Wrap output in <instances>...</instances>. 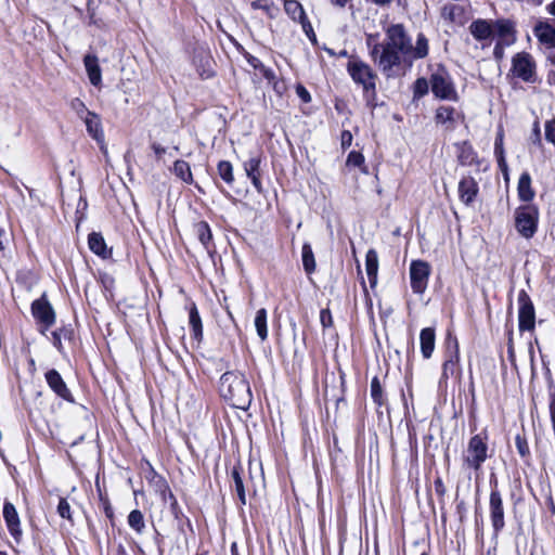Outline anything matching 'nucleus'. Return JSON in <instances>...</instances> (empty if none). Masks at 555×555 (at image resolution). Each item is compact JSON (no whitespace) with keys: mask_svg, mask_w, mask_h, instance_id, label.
<instances>
[{"mask_svg":"<svg viewBox=\"0 0 555 555\" xmlns=\"http://www.w3.org/2000/svg\"><path fill=\"white\" fill-rule=\"evenodd\" d=\"M221 396L236 409H247L251 402V391L245 376L236 372H225L220 377Z\"/></svg>","mask_w":555,"mask_h":555,"instance_id":"f257e3e1","label":"nucleus"},{"mask_svg":"<svg viewBox=\"0 0 555 555\" xmlns=\"http://www.w3.org/2000/svg\"><path fill=\"white\" fill-rule=\"evenodd\" d=\"M347 73L352 81L362 87L363 98L367 105L374 106L376 100L378 76L373 67L359 56L351 55L346 65Z\"/></svg>","mask_w":555,"mask_h":555,"instance_id":"f03ea898","label":"nucleus"},{"mask_svg":"<svg viewBox=\"0 0 555 555\" xmlns=\"http://www.w3.org/2000/svg\"><path fill=\"white\" fill-rule=\"evenodd\" d=\"M370 56L388 79L399 77L404 73L403 63L409 57L403 56V52L396 51V49L383 43H374Z\"/></svg>","mask_w":555,"mask_h":555,"instance_id":"7ed1b4c3","label":"nucleus"},{"mask_svg":"<svg viewBox=\"0 0 555 555\" xmlns=\"http://www.w3.org/2000/svg\"><path fill=\"white\" fill-rule=\"evenodd\" d=\"M430 88L434 95L440 100H459L452 77L446 67L441 65H439L430 75Z\"/></svg>","mask_w":555,"mask_h":555,"instance_id":"20e7f679","label":"nucleus"},{"mask_svg":"<svg viewBox=\"0 0 555 555\" xmlns=\"http://www.w3.org/2000/svg\"><path fill=\"white\" fill-rule=\"evenodd\" d=\"M460 371V348L456 336L450 332L444 339V361L439 384L446 383L449 377Z\"/></svg>","mask_w":555,"mask_h":555,"instance_id":"39448f33","label":"nucleus"},{"mask_svg":"<svg viewBox=\"0 0 555 555\" xmlns=\"http://www.w3.org/2000/svg\"><path fill=\"white\" fill-rule=\"evenodd\" d=\"M539 210L534 205H524L515 211V227L525 238H531L538 229Z\"/></svg>","mask_w":555,"mask_h":555,"instance_id":"423d86ee","label":"nucleus"},{"mask_svg":"<svg viewBox=\"0 0 555 555\" xmlns=\"http://www.w3.org/2000/svg\"><path fill=\"white\" fill-rule=\"evenodd\" d=\"M488 457V446L486 439L480 435L470 438L464 454L465 464L475 470H479Z\"/></svg>","mask_w":555,"mask_h":555,"instance_id":"0eeeda50","label":"nucleus"},{"mask_svg":"<svg viewBox=\"0 0 555 555\" xmlns=\"http://www.w3.org/2000/svg\"><path fill=\"white\" fill-rule=\"evenodd\" d=\"M518 328L520 332H533L535 327V310L533 302L525 289L518 293Z\"/></svg>","mask_w":555,"mask_h":555,"instance_id":"6e6552de","label":"nucleus"},{"mask_svg":"<svg viewBox=\"0 0 555 555\" xmlns=\"http://www.w3.org/2000/svg\"><path fill=\"white\" fill-rule=\"evenodd\" d=\"M489 512H490V520H491L494 535L498 537L499 533L505 527V520H504L503 500H502V495H501L500 491L498 490L496 480H494V486L491 488V492H490Z\"/></svg>","mask_w":555,"mask_h":555,"instance_id":"1a4fd4ad","label":"nucleus"},{"mask_svg":"<svg viewBox=\"0 0 555 555\" xmlns=\"http://www.w3.org/2000/svg\"><path fill=\"white\" fill-rule=\"evenodd\" d=\"M385 46L403 52V56H409L411 50V38L406 34L402 24H393L386 29V39L382 42Z\"/></svg>","mask_w":555,"mask_h":555,"instance_id":"9d476101","label":"nucleus"},{"mask_svg":"<svg viewBox=\"0 0 555 555\" xmlns=\"http://www.w3.org/2000/svg\"><path fill=\"white\" fill-rule=\"evenodd\" d=\"M430 267L426 261L413 260L410 264L411 288L415 294H423L428 285Z\"/></svg>","mask_w":555,"mask_h":555,"instance_id":"9b49d317","label":"nucleus"},{"mask_svg":"<svg viewBox=\"0 0 555 555\" xmlns=\"http://www.w3.org/2000/svg\"><path fill=\"white\" fill-rule=\"evenodd\" d=\"M31 313L41 324L40 332L44 334L54 323L55 313L50 302L43 298L37 299L31 304Z\"/></svg>","mask_w":555,"mask_h":555,"instance_id":"f8f14e48","label":"nucleus"},{"mask_svg":"<svg viewBox=\"0 0 555 555\" xmlns=\"http://www.w3.org/2000/svg\"><path fill=\"white\" fill-rule=\"evenodd\" d=\"M534 62L529 53H517L513 57L512 72L524 81L530 82L534 76Z\"/></svg>","mask_w":555,"mask_h":555,"instance_id":"ddd939ff","label":"nucleus"},{"mask_svg":"<svg viewBox=\"0 0 555 555\" xmlns=\"http://www.w3.org/2000/svg\"><path fill=\"white\" fill-rule=\"evenodd\" d=\"M2 513L9 533L17 544L21 543L23 538V530L15 506L11 502L5 501L3 504Z\"/></svg>","mask_w":555,"mask_h":555,"instance_id":"4468645a","label":"nucleus"},{"mask_svg":"<svg viewBox=\"0 0 555 555\" xmlns=\"http://www.w3.org/2000/svg\"><path fill=\"white\" fill-rule=\"evenodd\" d=\"M44 378L48 386L56 396H59L60 398L67 402H74V397L70 390L66 386L61 374L55 369L47 371V373L44 374Z\"/></svg>","mask_w":555,"mask_h":555,"instance_id":"2eb2a0df","label":"nucleus"},{"mask_svg":"<svg viewBox=\"0 0 555 555\" xmlns=\"http://www.w3.org/2000/svg\"><path fill=\"white\" fill-rule=\"evenodd\" d=\"M461 119H463L462 113L452 106L441 105L436 109V122L444 126L447 130L455 129Z\"/></svg>","mask_w":555,"mask_h":555,"instance_id":"dca6fc26","label":"nucleus"},{"mask_svg":"<svg viewBox=\"0 0 555 555\" xmlns=\"http://www.w3.org/2000/svg\"><path fill=\"white\" fill-rule=\"evenodd\" d=\"M479 192L477 181L473 177H464L459 182V196L463 204L470 205Z\"/></svg>","mask_w":555,"mask_h":555,"instance_id":"f3484780","label":"nucleus"},{"mask_svg":"<svg viewBox=\"0 0 555 555\" xmlns=\"http://www.w3.org/2000/svg\"><path fill=\"white\" fill-rule=\"evenodd\" d=\"M538 40L547 48H555V26L547 21H538L533 28Z\"/></svg>","mask_w":555,"mask_h":555,"instance_id":"a211bd4d","label":"nucleus"},{"mask_svg":"<svg viewBox=\"0 0 555 555\" xmlns=\"http://www.w3.org/2000/svg\"><path fill=\"white\" fill-rule=\"evenodd\" d=\"M85 68L90 83L98 87L102 82V70L99 65V59L95 54H87L83 57Z\"/></svg>","mask_w":555,"mask_h":555,"instance_id":"6ab92c4d","label":"nucleus"},{"mask_svg":"<svg viewBox=\"0 0 555 555\" xmlns=\"http://www.w3.org/2000/svg\"><path fill=\"white\" fill-rule=\"evenodd\" d=\"M188 311L192 336L199 344L203 340V323L195 302H191L188 306Z\"/></svg>","mask_w":555,"mask_h":555,"instance_id":"aec40b11","label":"nucleus"},{"mask_svg":"<svg viewBox=\"0 0 555 555\" xmlns=\"http://www.w3.org/2000/svg\"><path fill=\"white\" fill-rule=\"evenodd\" d=\"M435 328L425 327L420 333L421 352L424 359H429L435 350Z\"/></svg>","mask_w":555,"mask_h":555,"instance_id":"412c9836","label":"nucleus"},{"mask_svg":"<svg viewBox=\"0 0 555 555\" xmlns=\"http://www.w3.org/2000/svg\"><path fill=\"white\" fill-rule=\"evenodd\" d=\"M82 119L86 124L88 133L98 142L103 141L104 133L99 115L93 112H87V115Z\"/></svg>","mask_w":555,"mask_h":555,"instance_id":"4be33fe9","label":"nucleus"},{"mask_svg":"<svg viewBox=\"0 0 555 555\" xmlns=\"http://www.w3.org/2000/svg\"><path fill=\"white\" fill-rule=\"evenodd\" d=\"M470 34L476 40L490 39L494 33L493 25L486 20H477L469 26Z\"/></svg>","mask_w":555,"mask_h":555,"instance_id":"5701e85b","label":"nucleus"},{"mask_svg":"<svg viewBox=\"0 0 555 555\" xmlns=\"http://www.w3.org/2000/svg\"><path fill=\"white\" fill-rule=\"evenodd\" d=\"M365 271L371 287H375L377 284V272H378V255L373 248L369 249L365 255Z\"/></svg>","mask_w":555,"mask_h":555,"instance_id":"b1692460","label":"nucleus"},{"mask_svg":"<svg viewBox=\"0 0 555 555\" xmlns=\"http://www.w3.org/2000/svg\"><path fill=\"white\" fill-rule=\"evenodd\" d=\"M457 159L462 166H472L477 163V153L467 141L456 144Z\"/></svg>","mask_w":555,"mask_h":555,"instance_id":"393cba45","label":"nucleus"},{"mask_svg":"<svg viewBox=\"0 0 555 555\" xmlns=\"http://www.w3.org/2000/svg\"><path fill=\"white\" fill-rule=\"evenodd\" d=\"M88 245L92 253L104 259L111 256V251L107 249L105 240L101 233H90L88 236Z\"/></svg>","mask_w":555,"mask_h":555,"instance_id":"a878e982","label":"nucleus"},{"mask_svg":"<svg viewBox=\"0 0 555 555\" xmlns=\"http://www.w3.org/2000/svg\"><path fill=\"white\" fill-rule=\"evenodd\" d=\"M518 196L522 202H531L534 198V191L531 188V177L528 172H522L517 185Z\"/></svg>","mask_w":555,"mask_h":555,"instance_id":"bb28decb","label":"nucleus"},{"mask_svg":"<svg viewBox=\"0 0 555 555\" xmlns=\"http://www.w3.org/2000/svg\"><path fill=\"white\" fill-rule=\"evenodd\" d=\"M428 40L423 33H420L416 38V43H411V50L409 51V57L418 60L424 59L428 55Z\"/></svg>","mask_w":555,"mask_h":555,"instance_id":"cd10ccee","label":"nucleus"},{"mask_svg":"<svg viewBox=\"0 0 555 555\" xmlns=\"http://www.w3.org/2000/svg\"><path fill=\"white\" fill-rule=\"evenodd\" d=\"M194 232L205 249L209 250L212 240V233L209 224L206 221H198L194 224Z\"/></svg>","mask_w":555,"mask_h":555,"instance_id":"c85d7f7f","label":"nucleus"},{"mask_svg":"<svg viewBox=\"0 0 555 555\" xmlns=\"http://www.w3.org/2000/svg\"><path fill=\"white\" fill-rule=\"evenodd\" d=\"M284 10L293 21L298 23L307 17L302 5L297 0H285Z\"/></svg>","mask_w":555,"mask_h":555,"instance_id":"c756f323","label":"nucleus"},{"mask_svg":"<svg viewBox=\"0 0 555 555\" xmlns=\"http://www.w3.org/2000/svg\"><path fill=\"white\" fill-rule=\"evenodd\" d=\"M463 15L464 9L459 4L448 3L441 9V16L446 21L461 23Z\"/></svg>","mask_w":555,"mask_h":555,"instance_id":"7c9ffc66","label":"nucleus"},{"mask_svg":"<svg viewBox=\"0 0 555 555\" xmlns=\"http://www.w3.org/2000/svg\"><path fill=\"white\" fill-rule=\"evenodd\" d=\"M173 173L177 178L181 179L183 182L188 184L193 183V176L190 168V165L182 159L176 160L173 164Z\"/></svg>","mask_w":555,"mask_h":555,"instance_id":"2f4dec72","label":"nucleus"},{"mask_svg":"<svg viewBox=\"0 0 555 555\" xmlns=\"http://www.w3.org/2000/svg\"><path fill=\"white\" fill-rule=\"evenodd\" d=\"M503 132H499L494 141V155L499 165V168L503 172H507V163L505 159V151L503 146Z\"/></svg>","mask_w":555,"mask_h":555,"instance_id":"473e14b6","label":"nucleus"},{"mask_svg":"<svg viewBox=\"0 0 555 555\" xmlns=\"http://www.w3.org/2000/svg\"><path fill=\"white\" fill-rule=\"evenodd\" d=\"M267 318L268 313L264 308L257 310L255 315V327L257 335L262 341L268 338Z\"/></svg>","mask_w":555,"mask_h":555,"instance_id":"72a5a7b5","label":"nucleus"},{"mask_svg":"<svg viewBox=\"0 0 555 555\" xmlns=\"http://www.w3.org/2000/svg\"><path fill=\"white\" fill-rule=\"evenodd\" d=\"M301 259L305 271L310 274L315 270V259L312 247L309 243H305L301 249Z\"/></svg>","mask_w":555,"mask_h":555,"instance_id":"f704fd0d","label":"nucleus"},{"mask_svg":"<svg viewBox=\"0 0 555 555\" xmlns=\"http://www.w3.org/2000/svg\"><path fill=\"white\" fill-rule=\"evenodd\" d=\"M219 177L229 185L234 182L233 166L228 160H220L217 166Z\"/></svg>","mask_w":555,"mask_h":555,"instance_id":"c9c22d12","label":"nucleus"},{"mask_svg":"<svg viewBox=\"0 0 555 555\" xmlns=\"http://www.w3.org/2000/svg\"><path fill=\"white\" fill-rule=\"evenodd\" d=\"M371 397L378 406H383L386 403V398L377 376L371 380Z\"/></svg>","mask_w":555,"mask_h":555,"instance_id":"e433bc0d","label":"nucleus"},{"mask_svg":"<svg viewBox=\"0 0 555 555\" xmlns=\"http://www.w3.org/2000/svg\"><path fill=\"white\" fill-rule=\"evenodd\" d=\"M231 477H232V480L234 483V490L238 496V500L242 505H245L246 504L245 489H244L243 479L240 475V470L237 467H233V469L231 472Z\"/></svg>","mask_w":555,"mask_h":555,"instance_id":"4c0bfd02","label":"nucleus"},{"mask_svg":"<svg viewBox=\"0 0 555 555\" xmlns=\"http://www.w3.org/2000/svg\"><path fill=\"white\" fill-rule=\"evenodd\" d=\"M128 525L138 533H141L145 527L144 517L141 511L133 509L128 515Z\"/></svg>","mask_w":555,"mask_h":555,"instance_id":"58836bf2","label":"nucleus"},{"mask_svg":"<svg viewBox=\"0 0 555 555\" xmlns=\"http://www.w3.org/2000/svg\"><path fill=\"white\" fill-rule=\"evenodd\" d=\"M261 159L258 156L250 157L244 163V169L248 178L261 176L260 173Z\"/></svg>","mask_w":555,"mask_h":555,"instance_id":"ea45409f","label":"nucleus"},{"mask_svg":"<svg viewBox=\"0 0 555 555\" xmlns=\"http://www.w3.org/2000/svg\"><path fill=\"white\" fill-rule=\"evenodd\" d=\"M346 165L349 167H359L362 172L367 173L364 166V156L360 152L351 151L347 156Z\"/></svg>","mask_w":555,"mask_h":555,"instance_id":"a19ab883","label":"nucleus"},{"mask_svg":"<svg viewBox=\"0 0 555 555\" xmlns=\"http://www.w3.org/2000/svg\"><path fill=\"white\" fill-rule=\"evenodd\" d=\"M70 108L78 115V117H80L81 119L85 118V116L87 115V112H90L87 106L85 105V103L78 99V98H75L70 101Z\"/></svg>","mask_w":555,"mask_h":555,"instance_id":"79ce46f5","label":"nucleus"},{"mask_svg":"<svg viewBox=\"0 0 555 555\" xmlns=\"http://www.w3.org/2000/svg\"><path fill=\"white\" fill-rule=\"evenodd\" d=\"M69 332L65 328H61L52 332V344L60 351H63L62 336L66 337Z\"/></svg>","mask_w":555,"mask_h":555,"instance_id":"37998d69","label":"nucleus"},{"mask_svg":"<svg viewBox=\"0 0 555 555\" xmlns=\"http://www.w3.org/2000/svg\"><path fill=\"white\" fill-rule=\"evenodd\" d=\"M515 444L521 457L529 455V446L525 437L517 435L515 438Z\"/></svg>","mask_w":555,"mask_h":555,"instance_id":"c03bdc74","label":"nucleus"},{"mask_svg":"<svg viewBox=\"0 0 555 555\" xmlns=\"http://www.w3.org/2000/svg\"><path fill=\"white\" fill-rule=\"evenodd\" d=\"M57 513L62 518L72 520L70 505L66 499H60L57 505Z\"/></svg>","mask_w":555,"mask_h":555,"instance_id":"a18cd8bd","label":"nucleus"},{"mask_svg":"<svg viewBox=\"0 0 555 555\" xmlns=\"http://www.w3.org/2000/svg\"><path fill=\"white\" fill-rule=\"evenodd\" d=\"M300 25L302 27L304 33L306 34V36L311 41V43L312 44H317V35H315V33L313 30V27H312L311 23L309 22L308 17L302 20L300 22Z\"/></svg>","mask_w":555,"mask_h":555,"instance_id":"49530a36","label":"nucleus"},{"mask_svg":"<svg viewBox=\"0 0 555 555\" xmlns=\"http://www.w3.org/2000/svg\"><path fill=\"white\" fill-rule=\"evenodd\" d=\"M545 139L555 145V118L545 124Z\"/></svg>","mask_w":555,"mask_h":555,"instance_id":"de8ad7c7","label":"nucleus"},{"mask_svg":"<svg viewBox=\"0 0 555 555\" xmlns=\"http://www.w3.org/2000/svg\"><path fill=\"white\" fill-rule=\"evenodd\" d=\"M414 91H415V94L420 95V96L426 94L428 91V83H427L426 79H424V78L416 79V81L414 83Z\"/></svg>","mask_w":555,"mask_h":555,"instance_id":"09e8293b","label":"nucleus"},{"mask_svg":"<svg viewBox=\"0 0 555 555\" xmlns=\"http://www.w3.org/2000/svg\"><path fill=\"white\" fill-rule=\"evenodd\" d=\"M296 94L298 95V98L304 103H310L311 102V94H310V92L301 83H298L296 86Z\"/></svg>","mask_w":555,"mask_h":555,"instance_id":"8fccbe9b","label":"nucleus"},{"mask_svg":"<svg viewBox=\"0 0 555 555\" xmlns=\"http://www.w3.org/2000/svg\"><path fill=\"white\" fill-rule=\"evenodd\" d=\"M548 411L552 428L555 431V389L550 392Z\"/></svg>","mask_w":555,"mask_h":555,"instance_id":"3c124183","label":"nucleus"},{"mask_svg":"<svg viewBox=\"0 0 555 555\" xmlns=\"http://www.w3.org/2000/svg\"><path fill=\"white\" fill-rule=\"evenodd\" d=\"M320 321L323 327H330L333 325L332 314L328 309L321 310Z\"/></svg>","mask_w":555,"mask_h":555,"instance_id":"603ef678","label":"nucleus"},{"mask_svg":"<svg viewBox=\"0 0 555 555\" xmlns=\"http://www.w3.org/2000/svg\"><path fill=\"white\" fill-rule=\"evenodd\" d=\"M162 499L164 503H170L172 499H176L172 491L170 490L169 486L166 482H163L162 489Z\"/></svg>","mask_w":555,"mask_h":555,"instance_id":"864d4df0","label":"nucleus"},{"mask_svg":"<svg viewBox=\"0 0 555 555\" xmlns=\"http://www.w3.org/2000/svg\"><path fill=\"white\" fill-rule=\"evenodd\" d=\"M352 143V134L349 130H344L340 135L341 149H348Z\"/></svg>","mask_w":555,"mask_h":555,"instance_id":"5fc2aeb1","label":"nucleus"},{"mask_svg":"<svg viewBox=\"0 0 555 555\" xmlns=\"http://www.w3.org/2000/svg\"><path fill=\"white\" fill-rule=\"evenodd\" d=\"M434 487H435V491L438 496H440V498L444 496L447 489H446V486L440 477L435 479Z\"/></svg>","mask_w":555,"mask_h":555,"instance_id":"6e6d98bb","label":"nucleus"},{"mask_svg":"<svg viewBox=\"0 0 555 555\" xmlns=\"http://www.w3.org/2000/svg\"><path fill=\"white\" fill-rule=\"evenodd\" d=\"M496 29L499 31L500 35H505L507 33H509L511 30V25L509 23H506V22H502V21H499L496 22L494 25H493V29Z\"/></svg>","mask_w":555,"mask_h":555,"instance_id":"4d7b16f0","label":"nucleus"},{"mask_svg":"<svg viewBox=\"0 0 555 555\" xmlns=\"http://www.w3.org/2000/svg\"><path fill=\"white\" fill-rule=\"evenodd\" d=\"M260 177L261 176H256V177L249 178V180L251 181V184L254 185V188L257 190L258 193L262 192V183H261Z\"/></svg>","mask_w":555,"mask_h":555,"instance_id":"13d9d810","label":"nucleus"},{"mask_svg":"<svg viewBox=\"0 0 555 555\" xmlns=\"http://www.w3.org/2000/svg\"><path fill=\"white\" fill-rule=\"evenodd\" d=\"M533 143L535 144H541V134H540V128H539V125L538 122L534 124V128H533Z\"/></svg>","mask_w":555,"mask_h":555,"instance_id":"bf43d9fd","label":"nucleus"},{"mask_svg":"<svg viewBox=\"0 0 555 555\" xmlns=\"http://www.w3.org/2000/svg\"><path fill=\"white\" fill-rule=\"evenodd\" d=\"M152 149L154 153L157 155V157H160L163 154L166 153V149L158 143H153Z\"/></svg>","mask_w":555,"mask_h":555,"instance_id":"052dcab7","label":"nucleus"},{"mask_svg":"<svg viewBox=\"0 0 555 555\" xmlns=\"http://www.w3.org/2000/svg\"><path fill=\"white\" fill-rule=\"evenodd\" d=\"M261 73H262L263 77L266 79H268V80H272L275 77L274 72L272 69H270V68L264 67V66L261 68Z\"/></svg>","mask_w":555,"mask_h":555,"instance_id":"680f3d73","label":"nucleus"},{"mask_svg":"<svg viewBox=\"0 0 555 555\" xmlns=\"http://www.w3.org/2000/svg\"><path fill=\"white\" fill-rule=\"evenodd\" d=\"M376 39L377 35L370 34L366 36V46L370 50L373 48L374 43H378Z\"/></svg>","mask_w":555,"mask_h":555,"instance_id":"e2e57ef3","label":"nucleus"},{"mask_svg":"<svg viewBox=\"0 0 555 555\" xmlns=\"http://www.w3.org/2000/svg\"><path fill=\"white\" fill-rule=\"evenodd\" d=\"M171 513L178 517V513L180 512L178 501L177 499H172V501L169 503Z\"/></svg>","mask_w":555,"mask_h":555,"instance_id":"0e129e2a","label":"nucleus"},{"mask_svg":"<svg viewBox=\"0 0 555 555\" xmlns=\"http://www.w3.org/2000/svg\"><path fill=\"white\" fill-rule=\"evenodd\" d=\"M249 64L254 67V68H258L261 70V68L263 67L262 63L256 59V57H251V60H249Z\"/></svg>","mask_w":555,"mask_h":555,"instance_id":"69168bd1","label":"nucleus"},{"mask_svg":"<svg viewBox=\"0 0 555 555\" xmlns=\"http://www.w3.org/2000/svg\"><path fill=\"white\" fill-rule=\"evenodd\" d=\"M90 4H91V1L88 2V11H89V15H90V24H96V21L94 18V12L91 11Z\"/></svg>","mask_w":555,"mask_h":555,"instance_id":"338daca9","label":"nucleus"},{"mask_svg":"<svg viewBox=\"0 0 555 555\" xmlns=\"http://www.w3.org/2000/svg\"><path fill=\"white\" fill-rule=\"evenodd\" d=\"M392 0H372L373 3L377 5H386L389 4Z\"/></svg>","mask_w":555,"mask_h":555,"instance_id":"774afa93","label":"nucleus"}]
</instances>
